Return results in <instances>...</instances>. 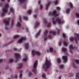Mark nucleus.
<instances>
[{
    "label": "nucleus",
    "mask_w": 79,
    "mask_h": 79,
    "mask_svg": "<svg viewBox=\"0 0 79 79\" xmlns=\"http://www.w3.org/2000/svg\"><path fill=\"white\" fill-rule=\"evenodd\" d=\"M34 18H37V15H34Z\"/></svg>",
    "instance_id": "obj_49"
},
{
    "label": "nucleus",
    "mask_w": 79,
    "mask_h": 79,
    "mask_svg": "<svg viewBox=\"0 0 79 79\" xmlns=\"http://www.w3.org/2000/svg\"><path fill=\"white\" fill-rule=\"evenodd\" d=\"M57 12L56 11H54L52 13H51L49 12V14L50 15H53L54 17L52 18V23L53 25L56 24V22H57L59 24H61L64 23L63 21H61L60 18H57L55 19V18L57 17L58 16V15L56 13Z\"/></svg>",
    "instance_id": "obj_1"
},
{
    "label": "nucleus",
    "mask_w": 79,
    "mask_h": 79,
    "mask_svg": "<svg viewBox=\"0 0 79 79\" xmlns=\"http://www.w3.org/2000/svg\"><path fill=\"white\" fill-rule=\"evenodd\" d=\"M44 22L46 24L47 23V19H44Z\"/></svg>",
    "instance_id": "obj_35"
},
{
    "label": "nucleus",
    "mask_w": 79,
    "mask_h": 79,
    "mask_svg": "<svg viewBox=\"0 0 79 79\" xmlns=\"http://www.w3.org/2000/svg\"><path fill=\"white\" fill-rule=\"evenodd\" d=\"M75 35L76 36V38H73L72 37H71L70 38V40L72 42L73 40H74L76 41V42L77 43L78 42V40H79V35L77 34H75Z\"/></svg>",
    "instance_id": "obj_4"
},
{
    "label": "nucleus",
    "mask_w": 79,
    "mask_h": 79,
    "mask_svg": "<svg viewBox=\"0 0 79 79\" xmlns=\"http://www.w3.org/2000/svg\"><path fill=\"white\" fill-rule=\"evenodd\" d=\"M71 9L70 8H69L68 9H67L66 10V13L67 14L69 13V12L70 11Z\"/></svg>",
    "instance_id": "obj_26"
},
{
    "label": "nucleus",
    "mask_w": 79,
    "mask_h": 79,
    "mask_svg": "<svg viewBox=\"0 0 79 79\" xmlns=\"http://www.w3.org/2000/svg\"><path fill=\"white\" fill-rule=\"evenodd\" d=\"M69 5H70V7L71 8H73V6L72 3L71 2H70L69 3Z\"/></svg>",
    "instance_id": "obj_34"
},
{
    "label": "nucleus",
    "mask_w": 79,
    "mask_h": 79,
    "mask_svg": "<svg viewBox=\"0 0 79 79\" xmlns=\"http://www.w3.org/2000/svg\"><path fill=\"white\" fill-rule=\"evenodd\" d=\"M77 24L79 25V20L77 21Z\"/></svg>",
    "instance_id": "obj_53"
},
{
    "label": "nucleus",
    "mask_w": 79,
    "mask_h": 79,
    "mask_svg": "<svg viewBox=\"0 0 79 79\" xmlns=\"http://www.w3.org/2000/svg\"><path fill=\"white\" fill-rule=\"evenodd\" d=\"M62 58L64 60V63H66L67 61V56H63Z\"/></svg>",
    "instance_id": "obj_12"
},
{
    "label": "nucleus",
    "mask_w": 79,
    "mask_h": 79,
    "mask_svg": "<svg viewBox=\"0 0 79 79\" xmlns=\"http://www.w3.org/2000/svg\"><path fill=\"white\" fill-rule=\"evenodd\" d=\"M15 56L16 57V60L15 61V63H17L18 60H19V58H21V56L20 54L18 53H16L15 54Z\"/></svg>",
    "instance_id": "obj_8"
},
{
    "label": "nucleus",
    "mask_w": 79,
    "mask_h": 79,
    "mask_svg": "<svg viewBox=\"0 0 79 79\" xmlns=\"http://www.w3.org/2000/svg\"><path fill=\"white\" fill-rule=\"evenodd\" d=\"M14 61V60L13 59H10L9 60V63H12Z\"/></svg>",
    "instance_id": "obj_33"
},
{
    "label": "nucleus",
    "mask_w": 79,
    "mask_h": 79,
    "mask_svg": "<svg viewBox=\"0 0 79 79\" xmlns=\"http://www.w3.org/2000/svg\"><path fill=\"white\" fill-rule=\"evenodd\" d=\"M61 77L60 76L59 77V79H61Z\"/></svg>",
    "instance_id": "obj_58"
},
{
    "label": "nucleus",
    "mask_w": 79,
    "mask_h": 79,
    "mask_svg": "<svg viewBox=\"0 0 79 79\" xmlns=\"http://www.w3.org/2000/svg\"><path fill=\"white\" fill-rule=\"evenodd\" d=\"M66 36V35L64 33L63 34V37L64 38H65Z\"/></svg>",
    "instance_id": "obj_45"
},
{
    "label": "nucleus",
    "mask_w": 79,
    "mask_h": 79,
    "mask_svg": "<svg viewBox=\"0 0 79 79\" xmlns=\"http://www.w3.org/2000/svg\"><path fill=\"white\" fill-rule=\"evenodd\" d=\"M28 57L27 55L26 56V57L25 58H23V61H25V62H26L27 60Z\"/></svg>",
    "instance_id": "obj_21"
},
{
    "label": "nucleus",
    "mask_w": 79,
    "mask_h": 79,
    "mask_svg": "<svg viewBox=\"0 0 79 79\" xmlns=\"http://www.w3.org/2000/svg\"><path fill=\"white\" fill-rule=\"evenodd\" d=\"M17 50V48H15L14 49V50L15 51H16V50Z\"/></svg>",
    "instance_id": "obj_56"
},
{
    "label": "nucleus",
    "mask_w": 79,
    "mask_h": 79,
    "mask_svg": "<svg viewBox=\"0 0 79 79\" xmlns=\"http://www.w3.org/2000/svg\"><path fill=\"white\" fill-rule=\"evenodd\" d=\"M40 24V23H39V22H36L35 26V28H36L37 27H38V26H39Z\"/></svg>",
    "instance_id": "obj_20"
},
{
    "label": "nucleus",
    "mask_w": 79,
    "mask_h": 79,
    "mask_svg": "<svg viewBox=\"0 0 79 79\" xmlns=\"http://www.w3.org/2000/svg\"><path fill=\"white\" fill-rule=\"evenodd\" d=\"M8 79H11V78H9Z\"/></svg>",
    "instance_id": "obj_63"
},
{
    "label": "nucleus",
    "mask_w": 79,
    "mask_h": 79,
    "mask_svg": "<svg viewBox=\"0 0 79 79\" xmlns=\"http://www.w3.org/2000/svg\"><path fill=\"white\" fill-rule=\"evenodd\" d=\"M3 4H2V3H0V6H3Z\"/></svg>",
    "instance_id": "obj_52"
},
{
    "label": "nucleus",
    "mask_w": 79,
    "mask_h": 79,
    "mask_svg": "<svg viewBox=\"0 0 79 79\" xmlns=\"http://www.w3.org/2000/svg\"><path fill=\"white\" fill-rule=\"evenodd\" d=\"M75 62H76L77 64H79V61L78 60H75Z\"/></svg>",
    "instance_id": "obj_41"
},
{
    "label": "nucleus",
    "mask_w": 79,
    "mask_h": 79,
    "mask_svg": "<svg viewBox=\"0 0 79 79\" xmlns=\"http://www.w3.org/2000/svg\"><path fill=\"white\" fill-rule=\"evenodd\" d=\"M9 7V4H6L4 5V7L3 9V13L2 14V17L4 16L5 14L7 13Z\"/></svg>",
    "instance_id": "obj_2"
},
{
    "label": "nucleus",
    "mask_w": 79,
    "mask_h": 79,
    "mask_svg": "<svg viewBox=\"0 0 79 79\" xmlns=\"http://www.w3.org/2000/svg\"><path fill=\"white\" fill-rule=\"evenodd\" d=\"M37 66V61H36L34 63L33 66V72L35 73H37V69L36 68Z\"/></svg>",
    "instance_id": "obj_5"
},
{
    "label": "nucleus",
    "mask_w": 79,
    "mask_h": 79,
    "mask_svg": "<svg viewBox=\"0 0 79 79\" xmlns=\"http://www.w3.org/2000/svg\"><path fill=\"white\" fill-rule=\"evenodd\" d=\"M79 73L78 72L76 75V78H77L78 79H79Z\"/></svg>",
    "instance_id": "obj_29"
},
{
    "label": "nucleus",
    "mask_w": 79,
    "mask_h": 79,
    "mask_svg": "<svg viewBox=\"0 0 79 79\" xmlns=\"http://www.w3.org/2000/svg\"><path fill=\"white\" fill-rule=\"evenodd\" d=\"M70 52L71 53H72V49L73 50L74 49V47L72 46V45H71L70 46Z\"/></svg>",
    "instance_id": "obj_18"
},
{
    "label": "nucleus",
    "mask_w": 79,
    "mask_h": 79,
    "mask_svg": "<svg viewBox=\"0 0 79 79\" xmlns=\"http://www.w3.org/2000/svg\"><path fill=\"white\" fill-rule=\"evenodd\" d=\"M26 0H19V1L20 3H22L25 2Z\"/></svg>",
    "instance_id": "obj_24"
},
{
    "label": "nucleus",
    "mask_w": 79,
    "mask_h": 79,
    "mask_svg": "<svg viewBox=\"0 0 79 79\" xmlns=\"http://www.w3.org/2000/svg\"><path fill=\"white\" fill-rule=\"evenodd\" d=\"M23 64H19V67L18 68V69H20V68H21L22 67H23Z\"/></svg>",
    "instance_id": "obj_25"
},
{
    "label": "nucleus",
    "mask_w": 79,
    "mask_h": 79,
    "mask_svg": "<svg viewBox=\"0 0 79 79\" xmlns=\"http://www.w3.org/2000/svg\"><path fill=\"white\" fill-rule=\"evenodd\" d=\"M64 44L65 46H67V44L66 43L65 41H64Z\"/></svg>",
    "instance_id": "obj_43"
},
{
    "label": "nucleus",
    "mask_w": 79,
    "mask_h": 79,
    "mask_svg": "<svg viewBox=\"0 0 79 79\" xmlns=\"http://www.w3.org/2000/svg\"><path fill=\"white\" fill-rule=\"evenodd\" d=\"M52 34L53 35H55L56 34V32L55 31H49V35L48 36L49 38L51 39L52 38V35H51V34Z\"/></svg>",
    "instance_id": "obj_9"
},
{
    "label": "nucleus",
    "mask_w": 79,
    "mask_h": 79,
    "mask_svg": "<svg viewBox=\"0 0 79 79\" xmlns=\"http://www.w3.org/2000/svg\"><path fill=\"white\" fill-rule=\"evenodd\" d=\"M59 46H60L61 45V42H60L59 43Z\"/></svg>",
    "instance_id": "obj_54"
},
{
    "label": "nucleus",
    "mask_w": 79,
    "mask_h": 79,
    "mask_svg": "<svg viewBox=\"0 0 79 79\" xmlns=\"http://www.w3.org/2000/svg\"><path fill=\"white\" fill-rule=\"evenodd\" d=\"M19 20H20V22H18V24H17V26L19 27H20L21 26V23L22 22V17L21 16H19Z\"/></svg>",
    "instance_id": "obj_11"
},
{
    "label": "nucleus",
    "mask_w": 79,
    "mask_h": 79,
    "mask_svg": "<svg viewBox=\"0 0 79 79\" xmlns=\"http://www.w3.org/2000/svg\"><path fill=\"white\" fill-rule=\"evenodd\" d=\"M53 51V48H50V50H47V52H50L51 53H52Z\"/></svg>",
    "instance_id": "obj_15"
},
{
    "label": "nucleus",
    "mask_w": 79,
    "mask_h": 79,
    "mask_svg": "<svg viewBox=\"0 0 79 79\" xmlns=\"http://www.w3.org/2000/svg\"><path fill=\"white\" fill-rule=\"evenodd\" d=\"M26 30L28 31V28H26Z\"/></svg>",
    "instance_id": "obj_61"
},
{
    "label": "nucleus",
    "mask_w": 79,
    "mask_h": 79,
    "mask_svg": "<svg viewBox=\"0 0 79 79\" xmlns=\"http://www.w3.org/2000/svg\"><path fill=\"white\" fill-rule=\"evenodd\" d=\"M56 9L58 10H60V8L59 7H56Z\"/></svg>",
    "instance_id": "obj_47"
},
{
    "label": "nucleus",
    "mask_w": 79,
    "mask_h": 79,
    "mask_svg": "<svg viewBox=\"0 0 79 79\" xmlns=\"http://www.w3.org/2000/svg\"><path fill=\"white\" fill-rule=\"evenodd\" d=\"M47 24H48L47 27H49L51 26V23H47Z\"/></svg>",
    "instance_id": "obj_38"
},
{
    "label": "nucleus",
    "mask_w": 79,
    "mask_h": 79,
    "mask_svg": "<svg viewBox=\"0 0 79 79\" xmlns=\"http://www.w3.org/2000/svg\"><path fill=\"white\" fill-rule=\"evenodd\" d=\"M60 30H58V34L59 35V33H60Z\"/></svg>",
    "instance_id": "obj_51"
},
{
    "label": "nucleus",
    "mask_w": 79,
    "mask_h": 79,
    "mask_svg": "<svg viewBox=\"0 0 79 79\" xmlns=\"http://www.w3.org/2000/svg\"><path fill=\"white\" fill-rule=\"evenodd\" d=\"M60 68L61 69H62V68H64V66L63 65H62V64L60 65Z\"/></svg>",
    "instance_id": "obj_39"
},
{
    "label": "nucleus",
    "mask_w": 79,
    "mask_h": 79,
    "mask_svg": "<svg viewBox=\"0 0 79 79\" xmlns=\"http://www.w3.org/2000/svg\"><path fill=\"white\" fill-rule=\"evenodd\" d=\"M32 55L33 56L35 55V54H36L38 56L40 55V53L39 51H36L35 50H33L32 51Z\"/></svg>",
    "instance_id": "obj_7"
},
{
    "label": "nucleus",
    "mask_w": 79,
    "mask_h": 79,
    "mask_svg": "<svg viewBox=\"0 0 79 79\" xmlns=\"http://www.w3.org/2000/svg\"><path fill=\"white\" fill-rule=\"evenodd\" d=\"M10 11L11 12H12L13 13H14V10L13 8H11L10 9Z\"/></svg>",
    "instance_id": "obj_31"
},
{
    "label": "nucleus",
    "mask_w": 79,
    "mask_h": 79,
    "mask_svg": "<svg viewBox=\"0 0 79 79\" xmlns=\"http://www.w3.org/2000/svg\"><path fill=\"white\" fill-rule=\"evenodd\" d=\"M2 36V35L1 33H0V37H1Z\"/></svg>",
    "instance_id": "obj_60"
},
{
    "label": "nucleus",
    "mask_w": 79,
    "mask_h": 79,
    "mask_svg": "<svg viewBox=\"0 0 79 79\" xmlns=\"http://www.w3.org/2000/svg\"><path fill=\"white\" fill-rule=\"evenodd\" d=\"M23 19L25 20H27L28 19V18L26 16L24 17Z\"/></svg>",
    "instance_id": "obj_42"
},
{
    "label": "nucleus",
    "mask_w": 79,
    "mask_h": 79,
    "mask_svg": "<svg viewBox=\"0 0 79 79\" xmlns=\"http://www.w3.org/2000/svg\"><path fill=\"white\" fill-rule=\"evenodd\" d=\"M5 0H2V2H5Z\"/></svg>",
    "instance_id": "obj_59"
},
{
    "label": "nucleus",
    "mask_w": 79,
    "mask_h": 79,
    "mask_svg": "<svg viewBox=\"0 0 79 79\" xmlns=\"http://www.w3.org/2000/svg\"><path fill=\"white\" fill-rule=\"evenodd\" d=\"M51 65L50 62L48 60H46V62L44 65H43V68L44 69L45 71H47L48 68H49Z\"/></svg>",
    "instance_id": "obj_3"
},
{
    "label": "nucleus",
    "mask_w": 79,
    "mask_h": 79,
    "mask_svg": "<svg viewBox=\"0 0 79 79\" xmlns=\"http://www.w3.org/2000/svg\"><path fill=\"white\" fill-rule=\"evenodd\" d=\"M57 62L58 63H61V61L60 59L58 58L57 60Z\"/></svg>",
    "instance_id": "obj_30"
},
{
    "label": "nucleus",
    "mask_w": 79,
    "mask_h": 79,
    "mask_svg": "<svg viewBox=\"0 0 79 79\" xmlns=\"http://www.w3.org/2000/svg\"><path fill=\"white\" fill-rule=\"evenodd\" d=\"M73 66L74 67V68H76V66H75L74 63H73Z\"/></svg>",
    "instance_id": "obj_48"
},
{
    "label": "nucleus",
    "mask_w": 79,
    "mask_h": 79,
    "mask_svg": "<svg viewBox=\"0 0 79 79\" xmlns=\"http://www.w3.org/2000/svg\"><path fill=\"white\" fill-rule=\"evenodd\" d=\"M8 68H9L8 67H6V69H8Z\"/></svg>",
    "instance_id": "obj_57"
},
{
    "label": "nucleus",
    "mask_w": 79,
    "mask_h": 79,
    "mask_svg": "<svg viewBox=\"0 0 79 79\" xmlns=\"http://www.w3.org/2000/svg\"><path fill=\"white\" fill-rule=\"evenodd\" d=\"M48 32V30H46L44 32V41L46 40L47 39V33Z\"/></svg>",
    "instance_id": "obj_10"
},
{
    "label": "nucleus",
    "mask_w": 79,
    "mask_h": 79,
    "mask_svg": "<svg viewBox=\"0 0 79 79\" xmlns=\"http://www.w3.org/2000/svg\"><path fill=\"white\" fill-rule=\"evenodd\" d=\"M19 37V35H15L14 36V38L15 39H17Z\"/></svg>",
    "instance_id": "obj_32"
},
{
    "label": "nucleus",
    "mask_w": 79,
    "mask_h": 79,
    "mask_svg": "<svg viewBox=\"0 0 79 79\" xmlns=\"http://www.w3.org/2000/svg\"><path fill=\"white\" fill-rule=\"evenodd\" d=\"M32 11L31 10H29L28 11V14H29V15H30V14H31V12H32Z\"/></svg>",
    "instance_id": "obj_37"
},
{
    "label": "nucleus",
    "mask_w": 79,
    "mask_h": 79,
    "mask_svg": "<svg viewBox=\"0 0 79 79\" xmlns=\"http://www.w3.org/2000/svg\"><path fill=\"white\" fill-rule=\"evenodd\" d=\"M26 37L22 38L18 41V43H21L22 42H23V40H26Z\"/></svg>",
    "instance_id": "obj_13"
},
{
    "label": "nucleus",
    "mask_w": 79,
    "mask_h": 79,
    "mask_svg": "<svg viewBox=\"0 0 79 79\" xmlns=\"http://www.w3.org/2000/svg\"><path fill=\"white\" fill-rule=\"evenodd\" d=\"M62 51L63 52H67L66 49L64 48H62Z\"/></svg>",
    "instance_id": "obj_22"
},
{
    "label": "nucleus",
    "mask_w": 79,
    "mask_h": 79,
    "mask_svg": "<svg viewBox=\"0 0 79 79\" xmlns=\"http://www.w3.org/2000/svg\"><path fill=\"white\" fill-rule=\"evenodd\" d=\"M10 70H12L11 69H10Z\"/></svg>",
    "instance_id": "obj_64"
},
{
    "label": "nucleus",
    "mask_w": 79,
    "mask_h": 79,
    "mask_svg": "<svg viewBox=\"0 0 79 79\" xmlns=\"http://www.w3.org/2000/svg\"><path fill=\"white\" fill-rule=\"evenodd\" d=\"M35 79H37V78H35Z\"/></svg>",
    "instance_id": "obj_62"
},
{
    "label": "nucleus",
    "mask_w": 79,
    "mask_h": 79,
    "mask_svg": "<svg viewBox=\"0 0 79 79\" xmlns=\"http://www.w3.org/2000/svg\"><path fill=\"white\" fill-rule=\"evenodd\" d=\"M76 16L77 18H79V14L78 13H76Z\"/></svg>",
    "instance_id": "obj_36"
},
{
    "label": "nucleus",
    "mask_w": 79,
    "mask_h": 79,
    "mask_svg": "<svg viewBox=\"0 0 79 79\" xmlns=\"http://www.w3.org/2000/svg\"><path fill=\"white\" fill-rule=\"evenodd\" d=\"M3 61V60L2 59H0V63H2Z\"/></svg>",
    "instance_id": "obj_50"
},
{
    "label": "nucleus",
    "mask_w": 79,
    "mask_h": 79,
    "mask_svg": "<svg viewBox=\"0 0 79 79\" xmlns=\"http://www.w3.org/2000/svg\"><path fill=\"white\" fill-rule=\"evenodd\" d=\"M51 4V2L49 1L48 2L47 4L46 5V10H48V7L50 4Z\"/></svg>",
    "instance_id": "obj_14"
},
{
    "label": "nucleus",
    "mask_w": 79,
    "mask_h": 79,
    "mask_svg": "<svg viewBox=\"0 0 79 79\" xmlns=\"http://www.w3.org/2000/svg\"><path fill=\"white\" fill-rule=\"evenodd\" d=\"M25 49H28V48H29V43H26L25 44Z\"/></svg>",
    "instance_id": "obj_17"
},
{
    "label": "nucleus",
    "mask_w": 79,
    "mask_h": 79,
    "mask_svg": "<svg viewBox=\"0 0 79 79\" xmlns=\"http://www.w3.org/2000/svg\"><path fill=\"white\" fill-rule=\"evenodd\" d=\"M54 3L55 5H57L58 3V1L57 0H56L54 2Z\"/></svg>",
    "instance_id": "obj_27"
},
{
    "label": "nucleus",
    "mask_w": 79,
    "mask_h": 79,
    "mask_svg": "<svg viewBox=\"0 0 79 79\" xmlns=\"http://www.w3.org/2000/svg\"><path fill=\"white\" fill-rule=\"evenodd\" d=\"M19 73H20V77L22 78L23 76V71L22 70H20L19 71Z\"/></svg>",
    "instance_id": "obj_19"
},
{
    "label": "nucleus",
    "mask_w": 79,
    "mask_h": 79,
    "mask_svg": "<svg viewBox=\"0 0 79 79\" xmlns=\"http://www.w3.org/2000/svg\"><path fill=\"white\" fill-rule=\"evenodd\" d=\"M11 77L14 79H16L17 78V76L16 75L14 77H13V75H12Z\"/></svg>",
    "instance_id": "obj_28"
},
{
    "label": "nucleus",
    "mask_w": 79,
    "mask_h": 79,
    "mask_svg": "<svg viewBox=\"0 0 79 79\" xmlns=\"http://www.w3.org/2000/svg\"><path fill=\"white\" fill-rule=\"evenodd\" d=\"M32 75V73L30 72L29 73V77L31 76Z\"/></svg>",
    "instance_id": "obj_44"
},
{
    "label": "nucleus",
    "mask_w": 79,
    "mask_h": 79,
    "mask_svg": "<svg viewBox=\"0 0 79 79\" xmlns=\"http://www.w3.org/2000/svg\"><path fill=\"white\" fill-rule=\"evenodd\" d=\"M43 77L44 78H45V74L44 73L43 74Z\"/></svg>",
    "instance_id": "obj_46"
},
{
    "label": "nucleus",
    "mask_w": 79,
    "mask_h": 79,
    "mask_svg": "<svg viewBox=\"0 0 79 79\" xmlns=\"http://www.w3.org/2000/svg\"><path fill=\"white\" fill-rule=\"evenodd\" d=\"M7 2H10V0H7Z\"/></svg>",
    "instance_id": "obj_55"
},
{
    "label": "nucleus",
    "mask_w": 79,
    "mask_h": 79,
    "mask_svg": "<svg viewBox=\"0 0 79 79\" xmlns=\"http://www.w3.org/2000/svg\"><path fill=\"white\" fill-rule=\"evenodd\" d=\"M10 19H8V20H6L5 19L3 20V22L5 24L6 26L5 29L6 30H7L8 29V27H6L7 25H8L9 24Z\"/></svg>",
    "instance_id": "obj_6"
},
{
    "label": "nucleus",
    "mask_w": 79,
    "mask_h": 79,
    "mask_svg": "<svg viewBox=\"0 0 79 79\" xmlns=\"http://www.w3.org/2000/svg\"><path fill=\"white\" fill-rule=\"evenodd\" d=\"M38 4H39L40 6V9L41 10H42V8H43V6L42 5H41V1H39L38 2Z\"/></svg>",
    "instance_id": "obj_16"
},
{
    "label": "nucleus",
    "mask_w": 79,
    "mask_h": 79,
    "mask_svg": "<svg viewBox=\"0 0 79 79\" xmlns=\"http://www.w3.org/2000/svg\"><path fill=\"white\" fill-rule=\"evenodd\" d=\"M41 32V30H39L38 33L36 35V38H37V37H38V36L40 34V33Z\"/></svg>",
    "instance_id": "obj_23"
},
{
    "label": "nucleus",
    "mask_w": 79,
    "mask_h": 79,
    "mask_svg": "<svg viewBox=\"0 0 79 79\" xmlns=\"http://www.w3.org/2000/svg\"><path fill=\"white\" fill-rule=\"evenodd\" d=\"M14 24V21L13 19L12 20V23L11 25V26L12 27L13 26Z\"/></svg>",
    "instance_id": "obj_40"
}]
</instances>
